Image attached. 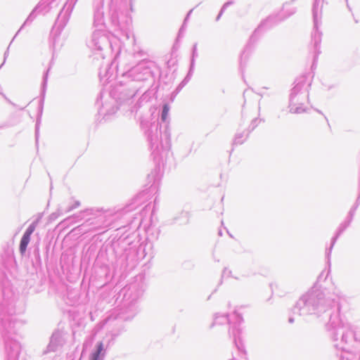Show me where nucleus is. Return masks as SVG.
Wrapping results in <instances>:
<instances>
[{
    "label": "nucleus",
    "instance_id": "30",
    "mask_svg": "<svg viewBox=\"0 0 360 360\" xmlns=\"http://www.w3.org/2000/svg\"><path fill=\"white\" fill-rule=\"evenodd\" d=\"M39 218L37 219L36 220H34L31 224H30V226L27 227V229H26V231H25V233H23V235L25 236H29L31 238V235L33 233V232L34 231L39 221Z\"/></svg>",
    "mask_w": 360,
    "mask_h": 360
},
{
    "label": "nucleus",
    "instance_id": "52",
    "mask_svg": "<svg viewBox=\"0 0 360 360\" xmlns=\"http://www.w3.org/2000/svg\"><path fill=\"white\" fill-rule=\"evenodd\" d=\"M19 32L18 31V32L16 33V34L14 36V37L13 38L12 41H10V44H12V41H13V39H15V36L18 34Z\"/></svg>",
    "mask_w": 360,
    "mask_h": 360
},
{
    "label": "nucleus",
    "instance_id": "23",
    "mask_svg": "<svg viewBox=\"0 0 360 360\" xmlns=\"http://www.w3.org/2000/svg\"><path fill=\"white\" fill-rule=\"evenodd\" d=\"M41 6H42V4H39L32 10V11L30 13V15L27 18L24 24L21 26V27L20 28L18 32H20L22 30V28L23 27L24 25L31 23L34 20V19L37 16V13H40L42 11V10L41 9Z\"/></svg>",
    "mask_w": 360,
    "mask_h": 360
},
{
    "label": "nucleus",
    "instance_id": "2",
    "mask_svg": "<svg viewBox=\"0 0 360 360\" xmlns=\"http://www.w3.org/2000/svg\"><path fill=\"white\" fill-rule=\"evenodd\" d=\"M25 304L16 298L5 273L0 276V335L4 345L6 360H18L21 351L25 322L16 317L23 313Z\"/></svg>",
    "mask_w": 360,
    "mask_h": 360
},
{
    "label": "nucleus",
    "instance_id": "22",
    "mask_svg": "<svg viewBox=\"0 0 360 360\" xmlns=\"http://www.w3.org/2000/svg\"><path fill=\"white\" fill-rule=\"evenodd\" d=\"M104 356V346L102 342H99L96 344L95 350L90 354L89 360H103Z\"/></svg>",
    "mask_w": 360,
    "mask_h": 360
},
{
    "label": "nucleus",
    "instance_id": "29",
    "mask_svg": "<svg viewBox=\"0 0 360 360\" xmlns=\"http://www.w3.org/2000/svg\"><path fill=\"white\" fill-rule=\"evenodd\" d=\"M27 285L30 288H34L35 285H39L41 283V280L39 278V276L37 274H33L31 275V278L26 281Z\"/></svg>",
    "mask_w": 360,
    "mask_h": 360
},
{
    "label": "nucleus",
    "instance_id": "10",
    "mask_svg": "<svg viewBox=\"0 0 360 360\" xmlns=\"http://www.w3.org/2000/svg\"><path fill=\"white\" fill-rule=\"evenodd\" d=\"M295 11V8H291L290 11L285 15H283V12H278V13L271 14L264 20H262L250 37L248 42L241 54V60H243V58L245 57V53L250 51L252 47L257 43L265 32L284 21L285 19L293 15Z\"/></svg>",
    "mask_w": 360,
    "mask_h": 360
},
{
    "label": "nucleus",
    "instance_id": "1",
    "mask_svg": "<svg viewBox=\"0 0 360 360\" xmlns=\"http://www.w3.org/2000/svg\"><path fill=\"white\" fill-rule=\"evenodd\" d=\"M343 298L317 284L296 302L292 311L300 316L328 319L325 329L333 347L340 352V360H360V330L343 320L340 315Z\"/></svg>",
    "mask_w": 360,
    "mask_h": 360
},
{
    "label": "nucleus",
    "instance_id": "19",
    "mask_svg": "<svg viewBox=\"0 0 360 360\" xmlns=\"http://www.w3.org/2000/svg\"><path fill=\"white\" fill-rule=\"evenodd\" d=\"M349 226V225L346 223L345 221H342L340 225L338 227L335 233V235L333 236V237L331 238V241H330V245L328 248L326 249V257L327 258V260H328V264H330V255H331V252H332V250H333V248L337 241V240L338 239V238L340 236V235Z\"/></svg>",
    "mask_w": 360,
    "mask_h": 360
},
{
    "label": "nucleus",
    "instance_id": "40",
    "mask_svg": "<svg viewBox=\"0 0 360 360\" xmlns=\"http://www.w3.org/2000/svg\"><path fill=\"white\" fill-rule=\"evenodd\" d=\"M9 47H10V45L8 46V48H7L6 51H5V53H4V62H3V63L0 65V68H1L2 67V65L4 64V63H5V61H6V58H7V57H8V56Z\"/></svg>",
    "mask_w": 360,
    "mask_h": 360
},
{
    "label": "nucleus",
    "instance_id": "50",
    "mask_svg": "<svg viewBox=\"0 0 360 360\" xmlns=\"http://www.w3.org/2000/svg\"><path fill=\"white\" fill-rule=\"evenodd\" d=\"M129 1L130 8L132 11V2H131L132 0H129Z\"/></svg>",
    "mask_w": 360,
    "mask_h": 360
},
{
    "label": "nucleus",
    "instance_id": "54",
    "mask_svg": "<svg viewBox=\"0 0 360 360\" xmlns=\"http://www.w3.org/2000/svg\"><path fill=\"white\" fill-rule=\"evenodd\" d=\"M226 231H227V233L229 234L230 237H232V235L231 233H229V231L228 230H226Z\"/></svg>",
    "mask_w": 360,
    "mask_h": 360
},
{
    "label": "nucleus",
    "instance_id": "3",
    "mask_svg": "<svg viewBox=\"0 0 360 360\" xmlns=\"http://www.w3.org/2000/svg\"><path fill=\"white\" fill-rule=\"evenodd\" d=\"M150 65V62L141 61L134 66L125 67L119 83L110 91V97L118 105L129 102L141 93L140 102H148L155 95V89H151L155 78Z\"/></svg>",
    "mask_w": 360,
    "mask_h": 360
},
{
    "label": "nucleus",
    "instance_id": "48",
    "mask_svg": "<svg viewBox=\"0 0 360 360\" xmlns=\"http://www.w3.org/2000/svg\"><path fill=\"white\" fill-rule=\"evenodd\" d=\"M294 318L293 317H290L288 319V322L290 323H292L294 322Z\"/></svg>",
    "mask_w": 360,
    "mask_h": 360
},
{
    "label": "nucleus",
    "instance_id": "34",
    "mask_svg": "<svg viewBox=\"0 0 360 360\" xmlns=\"http://www.w3.org/2000/svg\"><path fill=\"white\" fill-rule=\"evenodd\" d=\"M193 70H191V67H190L189 70L188 72L187 75L183 79V81L180 83L178 88H182L186 83L191 79V77L193 75Z\"/></svg>",
    "mask_w": 360,
    "mask_h": 360
},
{
    "label": "nucleus",
    "instance_id": "38",
    "mask_svg": "<svg viewBox=\"0 0 360 360\" xmlns=\"http://www.w3.org/2000/svg\"><path fill=\"white\" fill-rule=\"evenodd\" d=\"M231 274V271L229 270L227 268H224L222 272L221 278H223L224 276H230ZM222 283V279H221L219 284Z\"/></svg>",
    "mask_w": 360,
    "mask_h": 360
},
{
    "label": "nucleus",
    "instance_id": "13",
    "mask_svg": "<svg viewBox=\"0 0 360 360\" xmlns=\"http://www.w3.org/2000/svg\"><path fill=\"white\" fill-rule=\"evenodd\" d=\"M105 216L102 214L95 217L88 218L85 221L71 230L70 233L74 236L83 235L89 232L101 231L108 226L105 223Z\"/></svg>",
    "mask_w": 360,
    "mask_h": 360
},
{
    "label": "nucleus",
    "instance_id": "20",
    "mask_svg": "<svg viewBox=\"0 0 360 360\" xmlns=\"http://www.w3.org/2000/svg\"><path fill=\"white\" fill-rule=\"evenodd\" d=\"M95 215L94 210L93 209H86L81 211L79 213L73 216L69 217L62 221L64 226H66L72 222H77L79 220L83 219L86 216Z\"/></svg>",
    "mask_w": 360,
    "mask_h": 360
},
{
    "label": "nucleus",
    "instance_id": "31",
    "mask_svg": "<svg viewBox=\"0 0 360 360\" xmlns=\"http://www.w3.org/2000/svg\"><path fill=\"white\" fill-rule=\"evenodd\" d=\"M196 57H198L197 44H195L192 49V56H191V63H190V67H191V70H194L195 59Z\"/></svg>",
    "mask_w": 360,
    "mask_h": 360
},
{
    "label": "nucleus",
    "instance_id": "43",
    "mask_svg": "<svg viewBox=\"0 0 360 360\" xmlns=\"http://www.w3.org/2000/svg\"><path fill=\"white\" fill-rule=\"evenodd\" d=\"M156 173H157V172H156V170H155L154 172H152L150 174H149L148 175V178L149 179H153L155 181V176H156Z\"/></svg>",
    "mask_w": 360,
    "mask_h": 360
},
{
    "label": "nucleus",
    "instance_id": "55",
    "mask_svg": "<svg viewBox=\"0 0 360 360\" xmlns=\"http://www.w3.org/2000/svg\"><path fill=\"white\" fill-rule=\"evenodd\" d=\"M324 118H325V120H326L327 122H328V120L327 117H326L325 115H324Z\"/></svg>",
    "mask_w": 360,
    "mask_h": 360
},
{
    "label": "nucleus",
    "instance_id": "17",
    "mask_svg": "<svg viewBox=\"0 0 360 360\" xmlns=\"http://www.w3.org/2000/svg\"><path fill=\"white\" fill-rule=\"evenodd\" d=\"M65 343V339L62 331L56 330L53 333L46 349L44 351L43 354L54 353L60 349Z\"/></svg>",
    "mask_w": 360,
    "mask_h": 360
},
{
    "label": "nucleus",
    "instance_id": "57",
    "mask_svg": "<svg viewBox=\"0 0 360 360\" xmlns=\"http://www.w3.org/2000/svg\"><path fill=\"white\" fill-rule=\"evenodd\" d=\"M115 62H112L111 64H110V66L113 65Z\"/></svg>",
    "mask_w": 360,
    "mask_h": 360
},
{
    "label": "nucleus",
    "instance_id": "15",
    "mask_svg": "<svg viewBox=\"0 0 360 360\" xmlns=\"http://www.w3.org/2000/svg\"><path fill=\"white\" fill-rule=\"evenodd\" d=\"M77 1L78 0H67L60 9L53 26V29H56L58 34H60L67 25Z\"/></svg>",
    "mask_w": 360,
    "mask_h": 360
},
{
    "label": "nucleus",
    "instance_id": "35",
    "mask_svg": "<svg viewBox=\"0 0 360 360\" xmlns=\"http://www.w3.org/2000/svg\"><path fill=\"white\" fill-rule=\"evenodd\" d=\"M233 4V1H226L221 7L218 15L217 16L216 18V20H219L221 18V16L222 15L223 13L224 12V11L226 9V8H228L229 6H230L231 5H232Z\"/></svg>",
    "mask_w": 360,
    "mask_h": 360
},
{
    "label": "nucleus",
    "instance_id": "7",
    "mask_svg": "<svg viewBox=\"0 0 360 360\" xmlns=\"http://www.w3.org/2000/svg\"><path fill=\"white\" fill-rule=\"evenodd\" d=\"M112 255L113 257L108 260L120 269L133 268L137 260L136 247L129 236L113 243Z\"/></svg>",
    "mask_w": 360,
    "mask_h": 360
},
{
    "label": "nucleus",
    "instance_id": "37",
    "mask_svg": "<svg viewBox=\"0 0 360 360\" xmlns=\"http://www.w3.org/2000/svg\"><path fill=\"white\" fill-rule=\"evenodd\" d=\"M291 8H294V7L292 6V5L290 4L285 3L283 4V8L280 12H283V15H285L290 11Z\"/></svg>",
    "mask_w": 360,
    "mask_h": 360
},
{
    "label": "nucleus",
    "instance_id": "33",
    "mask_svg": "<svg viewBox=\"0 0 360 360\" xmlns=\"http://www.w3.org/2000/svg\"><path fill=\"white\" fill-rule=\"evenodd\" d=\"M259 123L258 118H255L252 120L250 126L248 127V129L246 130V137L249 136V134L257 127Z\"/></svg>",
    "mask_w": 360,
    "mask_h": 360
},
{
    "label": "nucleus",
    "instance_id": "24",
    "mask_svg": "<svg viewBox=\"0 0 360 360\" xmlns=\"http://www.w3.org/2000/svg\"><path fill=\"white\" fill-rule=\"evenodd\" d=\"M32 260V263L34 264H36L38 266H40L41 264V259L40 252H39V243L36 244L33 247Z\"/></svg>",
    "mask_w": 360,
    "mask_h": 360
},
{
    "label": "nucleus",
    "instance_id": "4",
    "mask_svg": "<svg viewBox=\"0 0 360 360\" xmlns=\"http://www.w3.org/2000/svg\"><path fill=\"white\" fill-rule=\"evenodd\" d=\"M169 111V104L164 103L160 113L161 122H150L143 118L140 121L141 127L147 139L154 160L162 158V154L167 153L171 147Z\"/></svg>",
    "mask_w": 360,
    "mask_h": 360
},
{
    "label": "nucleus",
    "instance_id": "25",
    "mask_svg": "<svg viewBox=\"0 0 360 360\" xmlns=\"http://www.w3.org/2000/svg\"><path fill=\"white\" fill-rule=\"evenodd\" d=\"M1 258L2 265L5 269H7L8 266H12L15 263L14 257L9 252H5Z\"/></svg>",
    "mask_w": 360,
    "mask_h": 360
},
{
    "label": "nucleus",
    "instance_id": "28",
    "mask_svg": "<svg viewBox=\"0 0 360 360\" xmlns=\"http://www.w3.org/2000/svg\"><path fill=\"white\" fill-rule=\"evenodd\" d=\"M174 222L179 223V224H186L189 221V214L187 212H181L179 217L174 219Z\"/></svg>",
    "mask_w": 360,
    "mask_h": 360
},
{
    "label": "nucleus",
    "instance_id": "26",
    "mask_svg": "<svg viewBox=\"0 0 360 360\" xmlns=\"http://www.w3.org/2000/svg\"><path fill=\"white\" fill-rule=\"evenodd\" d=\"M30 241V237L22 235L19 245V251L22 255L25 254Z\"/></svg>",
    "mask_w": 360,
    "mask_h": 360
},
{
    "label": "nucleus",
    "instance_id": "16",
    "mask_svg": "<svg viewBox=\"0 0 360 360\" xmlns=\"http://www.w3.org/2000/svg\"><path fill=\"white\" fill-rule=\"evenodd\" d=\"M49 69H50V68H49L44 72L43 78H42L41 85L40 99H39V107H38V115H37V122H36V125H35V139H36L37 143H38L39 132V124H40L41 117L42 112H43L44 103L46 91V87H47Z\"/></svg>",
    "mask_w": 360,
    "mask_h": 360
},
{
    "label": "nucleus",
    "instance_id": "42",
    "mask_svg": "<svg viewBox=\"0 0 360 360\" xmlns=\"http://www.w3.org/2000/svg\"><path fill=\"white\" fill-rule=\"evenodd\" d=\"M357 208H358V206L354 205L351 207V209L349 210V213L352 214L353 215H354L355 214V212L357 210Z\"/></svg>",
    "mask_w": 360,
    "mask_h": 360
},
{
    "label": "nucleus",
    "instance_id": "44",
    "mask_svg": "<svg viewBox=\"0 0 360 360\" xmlns=\"http://www.w3.org/2000/svg\"><path fill=\"white\" fill-rule=\"evenodd\" d=\"M192 11H193V9L190 10V11H188V13H187V15H186V18H185V19H184V22H183V23H184V25H186V23L187 20H188V18H189V17H190V15H191V13H192Z\"/></svg>",
    "mask_w": 360,
    "mask_h": 360
},
{
    "label": "nucleus",
    "instance_id": "39",
    "mask_svg": "<svg viewBox=\"0 0 360 360\" xmlns=\"http://www.w3.org/2000/svg\"><path fill=\"white\" fill-rule=\"evenodd\" d=\"M354 216L352 214H350L348 212V214L345 220V221L346 223H347L349 225H350V224L352 223V220H353V218H354Z\"/></svg>",
    "mask_w": 360,
    "mask_h": 360
},
{
    "label": "nucleus",
    "instance_id": "56",
    "mask_svg": "<svg viewBox=\"0 0 360 360\" xmlns=\"http://www.w3.org/2000/svg\"><path fill=\"white\" fill-rule=\"evenodd\" d=\"M48 251H49V247L46 246V252H48Z\"/></svg>",
    "mask_w": 360,
    "mask_h": 360
},
{
    "label": "nucleus",
    "instance_id": "14",
    "mask_svg": "<svg viewBox=\"0 0 360 360\" xmlns=\"http://www.w3.org/2000/svg\"><path fill=\"white\" fill-rule=\"evenodd\" d=\"M110 21L115 31H120L129 38L131 27V18L126 13L110 9Z\"/></svg>",
    "mask_w": 360,
    "mask_h": 360
},
{
    "label": "nucleus",
    "instance_id": "18",
    "mask_svg": "<svg viewBox=\"0 0 360 360\" xmlns=\"http://www.w3.org/2000/svg\"><path fill=\"white\" fill-rule=\"evenodd\" d=\"M104 11L103 5L101 1H99L94 4V26L101 29L104 27Z\"/></svg>",
    "mask_w": 360,
    "mask_h": 360
},
{
    "label": "nucleus",
    "instance_id": "11",
    "mask_svg": "<svg viewBox=\"0 0 360 360\" xmlns=\"http://www.w3.org/2000/svg\"><path fill=\"white\" fill-rule=\"evenodd\" d=\"M324 0H314L312 7V15L314 21V30L311 34V42L314 46L313 64L311 68L315 65L319 55L321 53L320 44L321 42L322 32L319 31V26L321 24L323 2Z\"/></svg>",
    "mask_w": 360,
    "mask_h": 360
},
{
    "label": "nucleus",
    "instance_id": "32",
    "mask_svg": "<svg viewBox=\"0 0 360 360\" xmlns=\"http://www.w3.org/2000/svg\"><path fill=\"white\" fill-rule=\"evenodd\" d=\"M63 213H65L64 209H63L61 207H59L56 212H53L49 215V221H55L56 219H57L58 218L59 216H60Z\"/></svg>",
    "mask_w": 360,
    "mask_h": 360
},
{
    "label": "nucleus",
    "instance_id": "46",
    "mask_svg": "<svg viewBox=\"0 0 360 360\" xmlns=\"http://www.w3.org/2000/svg\"><path fill=\"white\" fill-rule=\"evenodd\" d=\"M56 38L53 37V42H52V46H53V50L55 49V47H56Z\"/></svg>",
    "mask_w": 360,
    "mask_h": 360
},
{
    "label": "nucleus",
    "instance_id": "36",
    "mask_svg": "<svg viewBox=\"0 0 360 360\" xmlns=\"http://www.w3.org/2000/svg\"><path fill=\"white\" fill-rule=\"evenodd\" d=\"M80 206L79 200H75L72 204L70 205L67 208L64 209L65 213L70 212Z\"/></svg>",
    "mask_w": 360,
    "mask_h": 360
},
{
    "label": "nucleus",
    "instance_id": "12",
    "mask_svg": "<svg viewBox=\"0 0 360 360\" xmlns=\"http://www.w3.org/2000/svg\"><path fill=\"white\" fill-rule=\"evenodd\" d=\"M94 51L95 56L94 59H104L103 51L111 46L108 36L105 31L102 29L96 30L91 36L88 45Z\"/></svg>",
    "mask_w": 360,
    "mask_h": 360
},
{
    "label": "nucleus",
    "instance_id": "8",
    "mask_svg": "<svg viewBox=\"0 0 360 360\" xmlns=\"http://www.w3.org/2000/svg\"><path fill=\"white\" fill-rule=\"evenodd\" d=\"M311 81L308 79L306 75L297 77L293 83L289 96V111L290 113L301 114L307 112L304 107L306 101H309V89Z\"/></svg>",
    "mask_w": 360,
    "mask_h": 360
},
{
    "label": "nucleus",
    "instance_id": "53",
    "mask_svg": "<svg viewBox=\"0 0 360 360\" xmlns=\"http://www.w3.org/2000/svg\"><path fill=\"white\" fill-rule=\"evenodd\" d=\"M316 112H318L319 113H320V114H322V115H323V113H322V112H321V110H317V109H316Z\"/></svg>",
    "mask_w": 360,
    "mask_h": 360
},
{
    "label": "nucleus",
    "instance_id": "9",
    "mask_svg": "<svg viewBox=\"0 0 360 360\" xmlns=\"http://www.w3.org/2000/svg\"><path fill=\"white\" fill-rule=\"evenodd\" d=\"M243 321L241 314H238L236 311L229 316L228 314H216L214 315V321L211 325L212 328L215 325H222L224 323L229 324V335L233 338V343L237 348L238 353L241 358L246 359V350L245 349L244 343L240 338L241 328L240 325Z\"/></svg>",
    "mask_w": 360,
    "mask_h": 360
},
{
    "label": "nucleus",
    "instance_id": "41",
    "mask_svg": "<svg viewBox=\"0 0 360 360\" xmlns=\"http://www.w3.org/2000/svg\"><path fill=\"white\" fill-rule=\"evenodd\" d=\"M111 67H110L108 70L105 71V77H107V79H110L112 75V73L110 72Z\"/></svg>",
    "mask_w": 360,
    "mask_h": 360
},
{
    "label": "nucleus",
    "instance_id": "27",
    "mask_svg": "<svg viewBox=\"0 0 360 360\" xmlns=\"http://www.w3.org/2000/svg\"><path fill=\"white\" fill-rule=\"evenodd\" d=\"M248 139L245 131L237 132L233 139V145H241Z\"/></svg>",
    "mask_w": 360,
    "mask_h": 360
},
{
    "label": "nucleus",
    "instance_id": "47",
    "mask_svg": "<svg viewBox=\"0 0 360 360\" xmlns=\"http://www.w3.org/2000/svg\"><path fill=\"white\" fill-rule=\"evenodd\" d=\"M184 26H185V25H184V24L181 25V28L179 30V35H180V34L181 32H183V30H184Z\"/></svg>",
    "mask_w": 360,
    "mask_h": 360
},
{
    "label": "nucleus",
    "instance_id": "51",
    "mask_svg": "<svg viewBox=\"0 0 360 360\" xmlns=\"http://www.w3.org/2000/svg\"><path fill=\"white\" fill-rule=\"evenodd\" d=\"M218 234H219V236H222V234H223V233H222V231H221V229H220V230H219Z\"/></svg>",
    "mask_w": 360,
    "mask_h": 360
},
{
    "label": "nucleus",
    "instance_id": "45",
    "mask_svg": "<svg viewBox=\"0 0 360 360\" xmlns=\"http://www.w3.org/2000/svg\"><path fill=\"white\" fill-rule=\"evenodd\" d=\"M101 98H102V93L101 92V93H100V94H99V96H98V98H97V100H96V103H97V105H98L99 101H100V100H101Z\"/></svg>",
    "mask_w": 360,
    "mask_h": 360
},
{
    "label": "nucleus",
    "instance_id": "21",
    "mask_svg": "<svg viewBox=\"0 0 360 360\" xmlns=\"http://www.w3.org/2000/svg\"><path fill=\"white\" fill-rule=\"evenodd\" d=\"M118 106L108 103H102L98 109V114L103 116L105 120H108L110 115H114L118 110Z\"/></svg>",
    "mask_w": 360,
    "mask_h": 360
},
{
    "label": "nucleus",
    "instance_id": "49",
    "mask_svg": "<svg viewBox=\"0 0 360 360\" xmlns=\"http://www.w3.org/2000/svg\"><path fill=\"white\" fill-rule=\"evenodd\" d=\"M3 96L4 98L7 100L9 103H11V101L9 99H8V98L6 96L5 94H4L3 93H0Z\"/></svg>",
    "mask_w": 360,
    "mask_h": 360
},
{
    "label": "nucleus",
    "instance_id": "5",
    "mask_svg": "<svg viewBox=\"0 0 360 360\" xmlns=\"http://www.w3.org/2000/svg\"><path fill=\"white\" fill-rule=\"evenodd\" d=\"M144 292V283L141 281H134L125 285L120 292L122 296L121 305L116 309L115 319L123 321L132 319L139 311V301Z\"/></svg>",
    "mask_w": 360,
    "mask_h": 360
},
{
    "label": "nucleus",
    "instance_id": "6",
    "mask_svg": "<svg viewBox=\"0 0 360 360\" xmlns=\"http://www.w3.org/2000/svg\"><path fill=\"white\" fill-rule=\"evenodd\" d=\"M146 198V193H139L122 210L124 219L129 229L138 230L143 228V230L147 231L150 221V216H149L150 207L149 205H144L139 211L134 212L143 205Z\"/></svg>",
    "mask_w": 360,
    "mask_h": 360
},
{
    "label": "nucleus",
    "instance_id": "58",
    "mask_svg": "<svg viewBox=\"0 0 360 360\" xmlns=\"http://www.w3.org/2000/svg\"><path fill=\"white\" fill-rule=\"evenodd\" d=\"M0 128H1V127H0Z\"/></svg>",
    "mask_w": 360,
    "mask_h": 360
}]
</instances>
